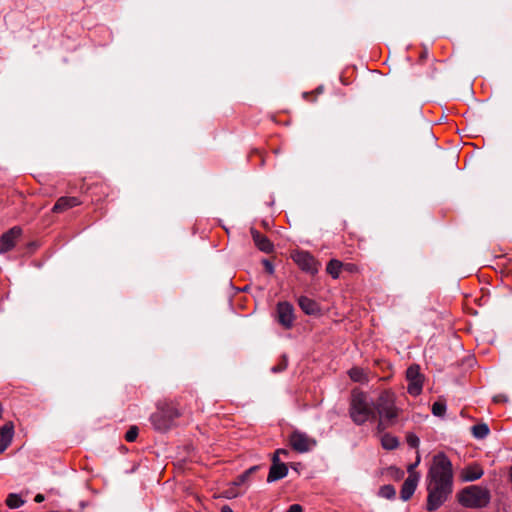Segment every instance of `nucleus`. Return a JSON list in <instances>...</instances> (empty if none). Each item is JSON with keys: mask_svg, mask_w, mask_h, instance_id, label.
I'll return each mask as SVG.
<instances>
[{"mask_svg": "<svg viewBox=\"0 0 512 512\" xmlns=\"http://www.w3.org/2000/svg\"><path fill=\"white\" fill-rule=\"evenodd\" d=\"M156 408L150 416V421L157 431L165 432L171 429L176 419L182 415L178 405L172 401H159Z\"/></svg>", "mask_w": 512, "mask_h": 512, "instance_id": "4", "label": "nucleus"}, {"mask_svg": "<svg viewBox=\"0 0 512 512\" xmlns=\"http://www.w3.org/2000/svg\"><path fill=\"white\" fill-rule=\"evenodd\" d=\"M287 365H288V360L285 356H283L281 362L278 365L273 366L271 370L274 373L281 372L286 369Z\"/></svg>", "mask_w": 512, "mask_h": 512, "instance_id": "28", "label": "nucleus"}, {"mask_svg": "<svg viewBox=\"0 0 512 512\" xmlns=\"http://www.w3.org/2000/svg\"><path fill=\"white\" fill-rule=\"evenodd\" d=\"M220 512H224V506L220 508Z\"/></svg>", "mask_w": 512, "mask_h": 512, "instance_id": "37", "label": "nucleus"}, {"mask_svg": "<svg viewBox=\"0 0 512 512\" xmlns=\"http://www.w3.org/2000/svg\"><path fill=\"white\" fill-rule=\"evenodd\" d=\"M262 264H263V266L265 268V271L267 273H269V274H273L274 273V266H273V264L269 260L264 259L262 261Z\"/></svg>", "mask_w": 512, "mask_h": 512, "instance_id": "30", "label": "nucleus"}, {"mask_svg": "<svg viewBox=\"0 0 512 512\" xmlns=\"http://www.w3.org/2000/svg\"><path fill=\"white\" fill-rule=\"evenodd\" d=\"M226 512H233L230 508L226 507Z\"/></svg>", "mask_w": 512, "mask_h": 512, "instance_id": "36", "label": "nucleus"}, {"mask_svg": "<svg viewBox=\"0 0 512 512\" xmlns=\"http://www.w3.org/2000/svg\"><path fill=\"white\" fill-rule=\"evenodd\" d=\"M348 374L354 382L363 383L368 381L367 373L362 368L353 367L349 370Z\"/></svg>", "mask_w": 512, "mask_h": 512, "instance_id": "21", "label": "nucleus"}, {"mask_svg": "<svg viewBox=\"0 0 512 512\" xmlns=\"http://www.w3.org/2000/svg\"><path fill=\"white\" fill-rule=\"evenodd\" d=\"M406 441H407L408 445L412 448H417L420 443L419 438L413 433L407 434Z\"/></svg>", "mask_w": 512, "mask_h": 512, "instance_id": "27", "label": "nucleus"}, {"mask_svg": "<svg viewBox=\"0 0 512 512\" xmlns=\"http://www.w3.org/2000/svg\"><path fill=\"white\" fill-rule=\"evenodd\" d=\"M22 235V229L14 226L0 236V254L12 250Z\"/></svg>", "mask_w": 512, "mask_h": 512, "instance_id": "9", "label": "nucleus"}, {"mask_svg": "<svg viewBox=\"0 0 512 512\" xmlns=\"http://www.w3.org/2000/svg\"><path fill=\"white\" fill-rule=\"evenodd\" d=\"M14 436V424L12 422L5 423L0 428V454L4 453L5 450L12 443Z\"/></svg>", "mask_w": 512, "mask_h": 512, "instance_id": "17", "label": "nucleus"}, {"mask_svg": "<svg viewBox=\"0 0 512 512\" xmlns=\"http://www.w3.org/2000/svg\"><path fill=\"white\" fill-rule=\"evenodd\" d=\"M453 491V467L444 453L434 455L427 473V510L438 509Z\"/></svg>", "mask_w": 512, "mask_h": 512, "instance_id": "1", "label": "nucleus"}, {"mask_svg": "<svg viewBox=\"0 0 512 512\" xmlns=\"http://www.w3.org/2000/svg\"><path fill=\"white\" fill-rule=\"evenodd\" d=\"M342 269L348 273L359 272V267L355 263H343Z\"/></svg>", "mask_w": 512, "mask_h": 512, "instance_id": "29", "label": "nucleus"}, {"mask_svg": "<svg viewBox=\"0 0 512 512\" xmlns=\"http://www.w3.org/2000/svg\"><path fill=\"white\" fill-rule=\"evenodd\" d=\"M289 442L291 447L299 453L308 452L316 445V441L313 438L299 431H294L290 435Z\"/></svg>", "mask_w": 512, "mask_h": 512, "instance_id": "8", "label": "nucleus"}, {"mask_svg": "<svg viewBox=\"0 0 512 512\" xmlns=\"http://www.w3.org/2000/svg\"><path fill=\"white\" fill-rule=\"evenodd\" d=\"M406 378L408 393L412 396H418L423 387V375L420 373V367L418 365L409 366L406 371Z\"/></svg>", "mask_w": 512, "mask_h": 512, "instance_id": "7", "label": "nucleus"}, {"mask_svg": "<svg viewBox=\"0 0 512 512\" xmlns=\"http://www.w3.org/2000/svg\"><path fill=\"white\" fill-rule=\"evenodd\" d=\"M446 411V405L443 402L437 401L432 405V413L435 416H443Z\"/></svg>", "mask_w": 512, "mask_h": 512, "instance_id": "25", "label": "nucleus"}, {"mask_svg": "<svg viewBox=\"0 0 512 512\" xmlns=\"http://www.w3.org/2000/svg\"><path fill=\"white\" fill-rule=\"evenodd\" d=\"M419 463H420V456H419V454H418V455H417V458H416V462H415V463H413V464H410V465L408 466V469H407V470H408L409 475H411V473H416V472L414 471V469H415V467H416Z\"/></svg>", "mask_w": 512, "mask_h": 512, "instance_id": "32", "label": "nucleus"}, {"mask_svg": "<svg viewBox=\"0 0 512 512\" xmlns=\"http://www.w3.org/2000/svg\"><path fill=\"white\" fill-rule=\"evenodd\" d=\"M294 309L288 302H280L277 305V318L278 322L286 329L293 326L294 323Z\"/></svg>", "mask_w": 512, "mask_h": 512, "instance_id": "11", "label": "nucleus"}, {"mask_svg": "<svg viewBox=\"0 0 512 512\" xmlns=\"http://www.w3.org/2000/svg\"><path fill=\"white\" fill-rule=\"evenodd\" d=\"M291 259L297 264V266L304 272L315 275L318 273L321 264L320 262L309 252L303 250H294L291 252Z\"/></svg>", "mask_w": 512, "mask_h": 512, "instance_id": "6", "label": "nucleus"}, {"mask_svg": "<svg viewBox=\"0 0 512 512\" xmlns=\"http://www.w3.org/2000/svg\"><path fill=\"white\" fill-rule=\"evenodd\" d=\"M298 304L303 312L308 315H313L319 310L317 303L306 296H301L298 299Z\"/></svg>", "mask_w": 512, "mask_h": 512, "instance_id": "18", "label": "nucleus"}, {"mask_svg": "<svg viewBox=\"0 0 512 512\" xmlns=\"http://www.w3.org/2000/svg\"><path fill=\"white\" fill-rule=\"evenodd\" d=\"M44 499H45V498H44V495H42V494H37V495L35 496V498H34L35 502H37V503H41V502H43V501H44Z\"/></svg>", "mask_w": 512, "mask_h": 512, "instance_id": "34", "label": "nucleus"}, {"mask_svg": "<svg viewBox=\"0 0 512 512\" xmlns=\"http://www.w3.org/2000/svg\"><path fill=\"white\" fill-rule=\"evenodd\" d=\"M378 495L380 497L386 498V499H393L396 495V491L394 486L392 485H384L380 487Z\"/></svg>", "mask_w": 512, "mask_h": 512, "instance_id": "24", "label": "nucleus"}, {"mask_svg": "<svg viewBox=\"0 0 512 512\" xmlns=\"http://www.w3.org/2000/svg\"><path fill=\"white\" fill-rule=\"evenodd\" d=\"M82 201L75 196H62L54 204L52 211L54 213H61L73 207L79 206Z\"/></svg>", "mask_w": 512, "mask_h": 512, "instance_id": "15", "label": "nucleus"}, {"mask_svg": "<svg viewBox=\"0 0 512 512\" xmlns=\"http://www.w3.org/2000/svg\"><path fill=\"white\" fill-rule=\"evenodd\" d=\"M288 454H289V451L286 449H277L273 455V458L280 460L281 456L287 457Z\"/></svg>", "mask_w": 512, "mask_h": 512, "instance_id": "31", "label": "nucleus"}, {"mask_svg": "<svg viewBox=\"0 0 512 512\" xmlns=\"http://www.w3.org/2000/svg\"><path fill=\"white\" fill-rule=\"evenodd\" d=\"M380 435V441L381 445L386 450H394L398 447L399 441L398 438L389 434V433H381Z\"/></svg>", "mask_w": 512, "mask_h": 512, "instance_id": "19", "label": "nucleus"}, {"mask_svg": "<svg viewBox=\"0 0 512 512\" xmlns=\"http://www.w3.org/2000/svg\"><path fill=\"white\" fill-rule=\"evenodd\" d=\"M374 403L368 398L367 394L354 389L351 392L349 404V416L356 425H363L367 422L376 420Z\"/></svg>", "mask_w": 512, "mask_h": 512, "instance_id": "3", "label": "nucleus"}, {"mask_svg": "<svg viewBox=\"0 0 512 512\" xmlns=\"http://www.w3.org/2000/svg\"><path fill=\"white\" fill-rule=\"evenodd\" d=\"M288 473V468L285 463L281 462L278 459L272 458V465L269 470V474L267 477L268 482H274L286 477Z\"/></svg>", "mask_w": 512, "mask_h": 512, "instance_id": "16", "label": "nucleus"}, {"mask_svg": "<svg viewBox=\"0 0 512 512\" xmlns=\"http://www.w3.org/2000/svg\"><path fill=\"white\" fill-rule=\"evenodd\" d=\"M458 502L467 508H483L486 507L491 499L488 488L479 485H471L463 488L457 494Z\"/></svg>", "mask_w": 512, "mask_h": 512, "instance_id": "5", "label": "nucleus"}, {"mask_svg": "<svg viewBox=\"0 0 512 512\" xmlns=\"http://www.w3.org/2000/svg\"><path fill=\"white\" fill-rule=\"evenodd\" d=\"M419 479L420 475L418 473H411V475H408L400 491V497L403 501H407L412 497L417 488Z\"/></svg>", "mask_w": 512, "mask_h": 512, "instance_id": "12", "label": "nucleus"}, {"mask_svg": "<svg viewBox=\"0 0 512 512\" xmlns=\"http://www.w3.org/2000/svg\"><path fill=\"white\" fill-rule=\"evenodd\" d=\"M375 412L379 415L376 434H381L387 428L394 426L400 412L395 405L394 393L389 390L381 392L375 404Z\"/></svg>", "mask_w": 512, "mask_h": 512, "instance_id": "2", "label": "nucleus"}, {"mask_svg": "<svg viewBox=\"0 0 512 512\" xmlns=\"http://www.w3.org/2000/svg\"><path fill=\"white\" fill-rule=\"evenodd\" d=\"M139 429L137 426H131L125 434V440L127 442H134L137 439Z\"/></svg>", "mask_w": 512, "mask_h": 512, "instance_id": "26", "label": "nucleus"}, {"mask_svg": "<svg viewBox=\"0 0 512 512\" xmlns=\"http://www.w3.org/2000/svg\"><path fill=\"white\" fill-rule=\"evenodd\" d=\"M287 512H303V508L299 504H293L288 508Z\"/></svg>", "mask_w": 512, "mask_h": 512, "instance_id": "33", "label": "nucleus"}, {"mask_svg": "<svg viewBox=\"0 0 512 512\" xmlns=\"http://www.w3.org/2000/svg\"><path fill=\"white\" fill-rule=\"evenodd\" d=\"M483 474V468L477 463H472L467 465L460 471V479L463 482H472L480 479L483 476Z\"/></svg>", "mask_w": 512, "mask_h": 512, "instance_id": "13", "label": "nucleus"}, {"mask_svg": "<svg viewBox=\"0 0 512 512\" xmlns=\"http://www.w3.org/2000/svg\"><path fill=\"white\" fill-rule=\"evenodd\" d=\"M251 236L254 241L255 246L264 253H272L274 251L273 243L263 234H261L258 230L251 228Z\"/></svg>", "mask_w": 512, "mask_h": 512, "instance_id": "14", "label": "nucleus"}, {"mask_svg": "<svg viewBox=\"0 0 512 512\" xmlns=\"http://www.w3.org/2000/svg\"><path fill=\"white\" fill-rule=\"evenodd\" d=\"M343 263L339 260L332 259L328 262L326 271L333 278H339L340 272L342 269Z\"/></svg>", "mask_w": 512, "mask_h": 512, "instance_id": "20", "label": "nucleus"}, {"mask_svg": "<svg viewBox=\"0 0 512 512\" xmlns=\"http://www.w3.org/2000/svg\"><path fill=\"white\" fill-rule=\"evenodd\" d=\"M472 434L474 437L482 439L489 434V428L486 424H477L472 427Z\"/></svg>", "mask_w": 512, "mask_h": 512, "instance_id": "23", "label": "nucleus"}, {"mask_svg": "<svg viewBox=\"0 0 512 512\" xmlns=\"http://www.w3.org/2000/svg\"><path fill=\"white\" fill-rule=\"evenodd\" d=\"M249 472L239 475L234 481L226 485V499L235 498L242 494L247 488Z\"/></svg>", "mask_w": 512, "mask_h": 512, "instance_id": "10", "label": "nucleus"}, {"mask_svg": "<svg viewBox=\"0 0 512 512\" xmlns=\"http://www.w3.org/2000/svg\"><path fill=\"white\" fill-rule=\"evenodd\" d=\"M24 503H25V500L22 499V497L16 493H10L6 499V505L10 509H17V508L23 506Z\"/></svg>", "mask_w": 512, "mask_h": 512, "instance_id": "22", "label": "nucleus"}, {"mask_svg": "<svg viewBox=\"0 0 512 512\" xmlns=\"http://www.w3.org/2000/svg\"><path fill=\"white\" fill-rule=\"evenodd\" d=\"M494 401H495V402H499V401H501V396H496V397L494 398Z\"/></svg>", "mask_w": 512, "mask_h": 512, "instance_id": "35", "label": "nucleus"}]
</instances>
